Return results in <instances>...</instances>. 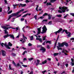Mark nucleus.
<instances>
[{
  "instance_id": "1",
  "label": "nucleus",
  "mask_w": 74,
  "mask_h": 74,
  "mask_svg": "<svg viewBox=\"0 0 74 74\" xmlns=\"http://www.w3.org/2000/svg\"><path fill=\"white\" fill-rule=\"evenodd\" d=\"M59 10H58V12H60V13H62V12H66V10L67 9V8L65 6H64L61 8L60 6L59 7Z\"/></svg>"
},
{
  "instance_id": "2",
  "label": "nucleus",
  "mask_w": 74,
  "mask_h": 74,
  "mask_svg": "<svg viewBox=\"0 0 74 74\" xmlns=\"http://www.w3.org/2000/svg\"><path fill=\"white\" fill-rule=\"evenodd\" d=\"M42 29L43 31L41 33L42 34H43V33H46V32H47V29L45 25H44V26L42 28Z\"/></svg>"
},
{
  "instance_id": "3",
  "label": "nucleus",
  "mask_w": 74,
  "mask_h": 74,
  "mask_svg": "<svg viewBox=\"0 0 74 74\" xmlns=\"http://www.w3.org/2000/svg\"><path fill=\"white\" fill-rule=\"evenodd\" d=\"M1 45L2 46V47H3L4 45L5 47L6 48H8V49H10V47H9L8 45H7L6 43H5L4 44V43H1Z\"/></svg>"
},
{
  "instance_id": "4",
  "label": "nucleus",
  "mask_w": 74,
  "mask_h": 74,
  "mask_svg": "<svg viewBox=\"0 0 74 74\" xmlns=\"http://www.w3.org/2000/svg\"><path fill=\"white\" fill-rule=\"evenodd\" d=\"M64 31H65L66 34H68V37H70V36L71 35V33H70V32H68L67 30H64L62 31V32H64Z\"/></svg>"
},
{
  "instance_id": "5",
  "label": "nucleus",
  "mask_w": 74,
  "mask_h": 74,
  "mask_svg": "<svg viewBox=\"0 0 74 74\" xmlns=\"http://www.w3.org/2000/svg\"><path fill=\"white\" fill-rule=\"evenodd\" d=\"M41 27H41L37 29L38 32H37L38 34H36V35H38L39 34L41 33Z\"/></svg>"
},
{
  "instance_id": "6",
  "label": "nucleus",
  "mask_w": 74,
  "mask_h": 74,
  "mask_svg": "<svg viewBox=\"0 0 74 74\" xmlns=\"http://www.w3.org/2000/svg\"><path fill=\"white\" fill-rule=\"evenodd\" d=\"M40 51H42V52H45V51H46V49H45V48L42 47L40 49Z\"/></svg>"
},
{
  "instance_id": "7",
  "label": "nucleus",
  "mask_w": 74,
  "mask_h": 74,
  "mask_svg": "<svg viewBox=\"0 0 74 74\" xmlns=\"http://www.w3.org/2000/svg\"><path fill=\"white\" fill-rule=\"evenodd\" d=\"M12 63L13 64H14V66H17V67H18L20 66V64H19V63H18L17 65L15 63L14 61H12Z\"/></svg>"
},
{
  "instance_id": "8",
  "label": "nucleus",
  "mask_w": 74,
  "mask_h": 74,
  "mask_svg": "<svg viewBox=\"0 0 74 74\" xmlns=\"http://www.w3.org/2000/svg\"><path fill=\"white\" fill-rule=\"evenodd\" d=\"M62 31V28H60L58 31H57L55 32V34H57V33H59L60 32H61Z\"/></svg>"
},
{
  "instance_id": "9",
  "label": "nucleus",
  "mask_w": 74,
  "mask_h": 74,
  "mask_svg": "<svg viewBox=\"0 0 74 74\" xmlns=\"http://www.w3.org/2000/svg\"><path fill=\"white\" fill-rule=\"evenodd\" d=\"M62 53H64L65 55H67V53H67V52H68V51H67L65 50V49H63V50L62 51Z\"/></svg>"
},
{
  "instance_id": "10",
  "label": "nucleus",
  "mask_w": 74,
  "mask_h": 74,
  "mask_svg": "<svg viewBox=\"0 0 74 74\" xmlns=\"http://www.w3.org/2000/svg\"><path fill=\"white\" fill-rule=\"evenodd\" d=\"M1 27L4 29H6V30H8V29H9V28H11V27H7L5 26H1Z\"/></svg>"
},
{
  "instance_id": "11",
  "label": "nucleus",
  "mask_w": 74,
  "mask_h": 74,
  "mask_svg": "<svg viewBox=\"0 0 74 74\" xmlns=\"http://www.w3.org/2000/svg\"><path fill=\"white\" fill-rule=\"evenodd\" d=\"M58 47H62L64 46V44L63 43V42L61 44L58 42Z\"/></svg>"
},
{
  "instance_id": "12",
  "label": "nucleus",
  "mask_w": 74,
  "mask_h": 74,
  "mask_svg": "<svg viewBox=\"0 0 74 74\" xmlns=\"http://www.w3.org/2000/svg\"><path fill=\"white\" fill-rule=\"evenodd\" d=\"M1 52L2 53V55L3 56H5V52L4 50H1Z\"/></svg>"
},
{
  "instance_id": "13",
  "label": "nucleus",
  "mask_w": 74,
  "mask_h": 74,
  "mask_svg": "<svg viewBox=\"0 0 74 74\" xmlns=\"http://www.w3.org/2000/svg\"><path fill=\"white\" fill-rule=\"evenodd\" d=\"M47 61L46 60H45L44 61L42 62V63H40V65H42V64H45V63H47Z\"/></svg>"
},
{
  "instance_id": "14",
  "label": "nucleus",
  "mask_w": 74,
  "mask_h": 74,
  "mask_svg": "<svg viewBox=\"0 0 74 74\" xmlns=\"http://www.w3.org/2000/svg\"><path fill=\"white\" fill-rule=\"evenodd\" d=\"M36 39L37 40H39V41L40 42H42V39L41 38H38V37L37 36V38Z\"/></svg>"
},
{
  "instance_id": "15",
  "label": "nucleus",
  "mask_w": 74,
  "mask_h": 74,
  "mask_svg": "<svg viewBox=\"0 0 74 74\" xmlns=\"http://www.w3.org/2000/svg\"><path fill=\"white\" fill-rule=\"evenodd\" d=\"M37 63H36V66H38V64H40V60H37Z\"/></svg>"
},
{
  "instance_id": "16",
  "label": "nucleus",
  "mask_w": 74,
  "mask_h": 74,
  "mask_svg": "<svg viewBox=\"0 0 74 74\" xmlns=\"http://www.w3.org/2000/svg\"><path fill=\"white\" fill-rule=\"evenodd\" d=\"M9 36H10V37H11V38H12L13 40L14 39V36L13 35L9 34Z\"/></svg>"
},
{
  "instance_id": "17",
  "label": "nucleus",
  "mask_w": 74,
  "mask_h": 74,
  "mask_svg": "<svg viewBox=\"0 0 74 74\" xmlns=\"http://www.w3.org/2000/svg\"><path fill=\"white\" fill-rule=\"evenodd\" d=\"M24 11V9H22L21 10H20L19 12H17V14H18L20 13L21 12H22V11Z\"/></svg>"
},
{
  "instance_id": "18",
  "label": "nucleus",
  "mask_w": 74,
  "mask_h": 74,
  "mask_svg": "<svg viewBox=\"0 0 74 74\" xmlns=\"http://www.w3.org/2000/svg\"><path fill=\"white\" fill-rule=\"evenodd\" d=\"M17 15H18V14H17V13H16V14L14 13L13 14H12L11 15L12 17H13V16H16Z\"/></svg>"
},
{
  "instance_id": "19",
  "label": "nucleus",
  "mask_w": 74,
  "mask_h": 74,
  "mask_svg": "<svg viewBox=\"0 0 74 74\" xmlns=\"http://www.w3.org/2000/svg\"><path fill=\"white\" fill-rule=\"evenodd\" d=\"M20 41L22 42V43H24L25 42V39H22V40H20Z\"/></svg>"
},
{
  "instance_id": "20",
  "label": "nucleus",
  "mask_w": 74,
  "mask_h": 74,
  "mask_svg": "<svg viewBox=\"0 0 74 74\" xmlns=\"http://www.w3.org/2000/svg\"><path fill=\"white\" fill-rule=\"evenodd\" d=\"M20 4L21 7H25L26 5V4H22L21 3H20Z\"/></svg>"
},
{
  "instance_id": "21",
  "label": "nucleus",
  "mask_w": 74,
  "mask_h": 74,
  "mask_svg": "<svg viewBox=\"0 0 74 74\" xmlns=\"http://www.w3.org/2000/svg\"><path fill=\"white\" fill-rule=\"evenodd\" d=\"M16 31H17V30H20V28H19V27L18 26L17 27H16Z\"/></svg>"
},
{
  "instance_id": "22",
  "label": "nucleus",
  "mask_w": 74,
  "mask_h": 74,
  "mask_svg": "<svg viewBox=\"0 0 74 74\" xmlns=\"http://www.w3.org/2000/svg\"><path fill=\"white\" fill-rule=\"evenodd\" d=\"M48 16H49V19H51V17H52V15H51L50 14H48Z\"/></svg>"
},
{
  "instance_id": "23",
  "label": "nucleus",
  "mask_w": 74,
  "mask_h": 74,
  "mask_svg": "<svg viewBox=\"0 0 74 74\" xmlns=\"http://www.w3.org/2000/svg\"><path fill=\"white\" fill-rule=\"evenodd\" d=\"M63 44H64V45H65L66 46V47H67V46H68V44L66 43L63 42Z\"/></svg>"
},
{
  "instance_id": "24",
  "label": "nucleus",
  "mask_w": 74,
  "mask_h": 74,
  "mask_svg": "<svg viewBox=\"0 0 74 74\" xmlns=\"http://www.w3.org/2000/svg\"><path fill=\"white\" fill-rule=\"evenodd\" d=\"M8 37H9V35H5L4 36V38H7Z\"/></svg>"
},
{
  "instance_id": "25",
  "label": "nucleus",
  "mask_w": 74,
  "mask_h": 74,
  "mask_svg": "<svg viewBox=\"0 0 74 74\" xmlns=\"http://www.w3.org/2000/svg\"><path fill=\"white\" fill-rule=\"evenodd\" d=\"M34 58H29L28 59V60H29V61H32V60H33L34 59Z\"/></svg>"
},
{
  "instance_id": "26",
  "label": "nucleus",
  "mask_w": 74,
  "mask_h": 74,
  "mask_svg": "<svg viewBox=\"0 0 74 74\" xmlns=\"http://www.w3.org/2000/svg\"><path fill=\"white\" fill-rule=\"evenodd\" d=\"M48 15V13H45L43 15V16L44 17L45 16H47V15Z\"/></svg>"
},
{
  "instance_id": "27",
  "label": "nucleus",
  "mask_w": 74,
  "mask_h": 74,
  "mask_svg": "<svg viewBox=\"0 0 74 74\" xmlns=\"http://www.w3.org/2000/svg\"><path fill=\"white\" fill-rule=\"evenodd\" d=\"M9 69L10 70H13V69H12L11 68V66L10 64L9 65Z\"/></svg>"
},
{
  "instance_id": "28",
  "label": "nucleus",
  "mask_w": 74,
  "mask_h": 74,
  "mask_svg": "<svg viewBox=\"0 0 74 74\" xmlns=\"http://www.w3.org/2000/svg\"><path fill=\"white\" fill-rule=\"evenodd\" d=\"M56 16L59 18H61L62 17V15L61 14L57 15Z\"/></svg>"
},
{
  "instance_id": "29",
  "label": "nucleus",
  "mask_w": 74,
  "mask_h": 74,
  "mask_svg": "<svg viewBox=\"0 0 74 74\" xmlns=\"http://www.w3.org/2000/svg\"><path fill=\"white\" fill-rule=\"evenodd\" d=\"M29 37H30V38H31L30 40H31V41L33 40V36H32Z\"/></svg>"
},
{
  "instance_id": "30",
  "label": "nucleus",
  "mask_w": 74,
  "mask_h": 74,
  "mask_svg": "<svg viewBox=\"0 0 74 74\" xmlns=\"http://www.w3.org/2000/svg\"><path fill=\"white\" fill-rule=\"evenodd\" d=\"M56 0H50V2L51 3H54L55 1H56Z\"/></svg>"
},
{
  "instance_id": "31",
  "label": "nucleus",
  "mask_w": 74,
  "mask_h": 74,
  "mask_svg": "<svg viewBox=\"0 0 74 74\" xmlns=\"http://www.w3.org/2000/svg\"><path fill=\"white\" fill-rule=\"evenodd\" d=\"M48 25H52V21H49V23H48Z\"/></svg>"
},
{
  "instance_id": "32",
  "label": "nucleus",
  "mask_w": 74,
  "mask_h": 74,
  "mask_svg": "<svg viewBox=\"0 0 74 74\" xmlns=\"http://www.w3.org/2000/svg\"><path fill=\"white\" fill-rule=\"evenodd\" d=\"M47 20L44 19L43 20V21H42V23H44V22H47Z\"/></svg>"
},
{
  "instance_id": "33",
  "label": "nucleus",
  "mask_w": 74,
  "mask_h": 74,
  "mask_svg": "<svg viewBox=\"0 0 74 74\" xmlns=\"http://www.w3.org/2000/svg\"><path fill=\"white\" fill-rule=\"evenodd\" d=\"M46 5H51V3L49 2V3H47Z\"/></svg>"
},
{
  "instance_id": "34",
  "label": "nucleus",
  "mask_w": 74,
  "mask_h": 74,
  "mask_svg": "<svg viewBox=\"0 0 74 74\" xmlns=\"http://www.w3.org/2000/svg\"><path fill=\"white\" fill-rule=\"evenodd\" d=\"M57 47L58 48V50H62V48L61 47H59L58 46H57Z\"/></svg>"
},
{
  "instance_id": "35",
  "label": "nucleus",
  "mask_w": 74,
  "mask_h": 74,
  "mask_svg": "<svg viewBox=\"0 0 74 74\" xmlns=\"http://www.w3.org/2000/svg\"><path fill=\"white\" fill-rule=\"evenodd\" d=\"M11 17H12V16H11V15H10V16H9V18L8 19V21H9V20H10V19H11Z\"/></svg>"
},
{
  "instance_id": "36",
  "label": "nucleus",
  "mask_w": 74,
  "mask_h": 74,
  "mask_svg": "<svg viewBox=\"0 0 74 74\" xmlns=\"http://www.w3.org/2000/svg\"><path fill=\"white\" fill-rule=\"evenodd\" d=\"M28 15V14H26L24 15V16H23L22 17V18H24V17H26V16Z\"/></svg>"
},
{
  "instance_id": "37",
  "label": "nucleus",
  "mask_w": 74,
  "mask_h": 74,
  "mask_svg": "<svg viewBox=\"0 0 74 74\" xmlns=\"http://www.w3.org/2000/svg\"><path fill=\"white\" fill-rule=\"evenodd\" d=\"M58 55H59V53H55L53 54V55H54V56H57Z\"/></svg>"
},
{
  "instance_id": "38",
  "label": "nucleus",
  "mask_w": 74,
  "mask_h": 74,
  "mask_svg": "<svg viewBox=\"0 0 74 74\" xmlns=\"http://www.w3.org/2000/svg\"><path fill=\"white\" fill-rule=\"evenodd\" d=\"M47 43H49V44H51V41H47L46 42V44H47Z\"/></svg>"
},
{
  "instance_id": "39",
  "label": "nucleus",
  "mask_w": 74,
  "mask_h": 74,
  "mask_svg": "<svg viewBox=\"0 0 74 74\" xmlns=\"http://www.w3.org/2000/svg\"><path fill=\"white\" fill-rule=\"evenodd\" d=\"M4 31H5V34H8V32L7 31V30H4Z\"/></svg>"
},
{
  "instance_id": "40",
  "label": "nucleus",
  "mask_w": 74,
  "mask_h": 74,
  "mask_svg": "<svg viewBox=\"0 0 74 74\" xmlns=\"http://www.w3.org/2000/svg\"><path fill=\"white\" fill-rule=\"evenodd\" d=\"M23 38H24V40H25V39H26V40H27V37H25V36H24V35H23Z\"/></svg>"
},
{
  "instance_id": "41",
  "label": "nucleus",
  "mask_w": 74,
  "mask_h": 74,
  "mask_svg": "<svg viewBox=\"0 0 74 74\" xmlns=\"http://www.w3.org/2000/svg\"><path fill=\"white\" fill-rule=\"evenodd\" d=\"M12 10H11L9 12H8V14H11V13H12Z\"/></svg>"
},
{
  "instance_id": "42",
  "label": "nucleus",
  "mask_w": 74,
  "mask_h": 74,
  "mask_svg": "<svg viewBox=\"0 0 74 74\" xmlns=\"http://www.w3.org/2000/svg\"><path fill=\"white\" fill-rule=\"evenodd\" d=\"M13 5V6H14V8H16V5Z\"/></svg>"
},
{
  "instance_id": "43",
  "label": "nucleus",
  "mask_w": 74,
  "mask_h": 74,
  "mask_svg": "<svg viewBox=\"0 0 74 74\" xmlns=\"http://www.w3.org/2000/svg\"><path fill=\"white\" fill-rule=\"evenodd\" d=\"M22 66H23L24 67H27V65H22Z\"/></svg>"
},
{
  "instance_id": "44",
  "label": "nucleus",
  "mask_w": 74,
  "mask_h": 74,
  "mask_svg": "<svg viewBox=\"0 0 74 74\" xmlns=\"http://www.w3.org/2000/svg\"><path fill=\"white\" fill-rule=\"evenodd\" d=\"M56 44H57V40H56V42H55L54 44V47L55 48L56 47Z\"/></svg>"
},
{
  "instance_id": "45",
  "label": "nucleus",
  "mask_w": 74,
  "mask_h": 74,
  "mask_svg": "<svg viewBox=\"0 0 74 74\" xmlns=\"http://www.w3.org/2000/svg\"><path fill=\"white\" fill-rule=\"evenodd\" d=\"M37 7L36 8V10L38 12V5L36 6Z\"/></svg>"
},
{
  "instance_id": "46",
  "label": "nucleus",
  "mask_w": 74,
  "mask_h": 74,
  "mask_svg": "<svg viewBox=\"0 0 74 74\" xmlns=\"http://www.w3.org/2000/svg\"><path fill=\"white\" fill-rule=\"evenodd\" d=\"M67 16H69V14H66V15L65 16H64V19H65V18H67Z\"/></svg>"
},
{
  "instance_id": "47",
  "label": "nucleus",
  "mask_w": 74,
  "mask_h": 74,
  "mask_svg": "<svg viewBox=\"0 0 74 74\" xmlns=\"http://www.w3.org/2000/svg\"><path fill=\"white\" fill-rule=\"evenodd\" d=\"M45 72H47V71L45 70L44 71H42V73L43 74H44Z\"/></svg>"
},
{
  "instance_id": "48",
  "label": "nucleus",
  "mask_w": 74,
  "mask_h": 74,
  "mask_svg": "<svg viewBox=\"0 0 74 74\" xmlns=\"http://www.w3.org/2000/svg\"><path fill=\"white\" fill-rule=\"evenodd\" d=\"M8 45H9V46H10L11 47H12V44H11V43H10V42H9Z\"/></svg>"
},
{
  "instance_id": "49",
  "label": "nucleus",
  "mask_w": 74,
  "mask_h": 74,
  "mask_svg": "<svg viewBox=\"0 0 74 74\" xmlns=\"http://www.w3.org/2000/svg\"><path fill=\"white\" fill-rule=\"evenodd\" d=\"M37 15L36 14L34 16V17L35 18V19L37 20Z\"/></svg>"
},
{
  "instance_id": "50",
  "label": "nucleus",
  "mask_w": 74,
  "mask_h": 74,
  "mask_svg": "<svg viewBox=\"0 0 74 74\" xmlns=\"http://www.w3.org/2000/svg\"><path fill=\"white\" fill-rule=\"evenodd\" d=\"M28 46L29 47L30 46H32V44L30 43H29V44H28Z\"/></svg>"
},
{
  "instance_id": "51",
  "label": "nucleus",
  "mask_w": 74,
  "mask_h": 74,
  "mask_svg": "<svg viewBox=\"0 0 74 74\" xmlns=\"http://www.w3.org/2000/svg\"><path fill=\"white\" fill-rule=\"evenodd\" d=\"M12 56H15L16 55V54H15V53H12Z\"/></svg>"
},
{
  "instance_id": "52",
  "label": "nucleus",
  "mask_w": 74,
  "mask_h": 74,
  "mask_svg": "<svg viewBox=\"0 0 74 74\" xmlns=\"http://www.w3.org/2000/svg\"><path fill=\"white\" fill-rule=\"evenodd\" d=\"M46 37L47 36H45V37H43V40H45V38H46Z\"/></svg>"
},
{
  "instance_id": "53",
  "label": "nucleus",
  "mask_w": 74,
  "mask_h": 74,
  "mask_svg": "<svg viewBox=\"0 0 74 74\" xmlns=\"http://www.w3.org/2000/svg\"><path fill=\"white\" fill-rule=\"evenodd\" d=\"M70 15H72V16H74V13H70Z\"/></svg>"
},
{
  "instance_id": "54",
  "label": "nucleus",
  "mask_w": 74,
  "mask_h": 74,
  "mask_svg": "<svg viewBox=\"0 0 74 74\" xmlns=\"http://www.w3.org/2000/svg\"><path fill=\"white\" fill-rule=\"evenodd\" d=\"M44 18V16H41L40 17V19H43Z\"/></svg>"
},
{
  "instance_id": "55",
  "label": "nucleus",
  "mask_w": 74,
  "mask_h": 74,
  "mask_svg": "<svg viewBox=\"0 0 74 74\" xmlns=\"http://www.w3.org/2000/svg\"><path fill=\"white\" fill-rule=\"evenodd\" d=\"M71 0H66V1L67 3H68V2H69V1H70Z\"/></svg>"
},
{
  "instance_id": "56",
  "label": "nucleus",
  "mask_w": 74,
  "mask_h": 74,
  "mask_svg": "<svg viewBox=\"0 0 74 74\" xmlns=\"http://www.w3.org/2000/svg\"><path fill=\"white\" fill-rule=\"evenodd\" d=\"M71 65L72 66H74V62H71Z\"/></svg>"
},
{
  "instance_id": "57",
  "label": "nucleus",
  "mask_w": 74,
  "mask_h": 74,
  "mask_svg": "<svg viewBox=\"0 0 74 74\" xmlns=\"http://www.w3.org/2000/svg\"><path fill=\"white\" fill-rule=\"evenodd\" d=\"M42 47V46L41 45H37V48H38V47Z\"/></svg>"
},
{
  "instance_id": "58",
  "label": "nucleus",
  "mask_w": 74,
  "mask_h": 74,
  "mask_svg": "<svg viewBox=\"0 0 74 74\" xmlns=\"http://www.w3.org/2000/svg\"><path fill=\"white\" fill-rule=\"evenodd\" d=\"M47 60H49V61H51V59L50 58H48Z\"/></svg>"
},
{
  "instance_id": "59",
  "label": "nucleus",
  "mask_w": 74,
  "mask_h": 74,
  "mask_svg": "<svg viewBox=\"0 0 74 74\" xmlns=\"http://www.w3.org/2000/svg\"><path fill=\"white\" fill-rule=\"evenodd\" d=\"M24 18H21V21H24Z\"/></svg>"
},
{
  "instance_id": "60",
  "label": "nucleus",
  "mask_w": 74,
  "mask_h": 74,
  "mask_svg": "<svg viewBox=\"0 0 74 74\" xmlns=\"http://www.w3.org/2000/svg\"><path fill=\"white\" fill-rule=\"evenodd\" d=\"M0 12H2V8H0Z\"/></svg>"
},
{
  "instance_id": "61",
  "label": "nucleus",
  "mask_w": 74,
  "mask_h": 74,
  "mask_svg": "<svg viewBox=\"0 0 74 74\" xmlns=\"http://www.w3.org/2000/svg\"><path fill=\"white\" fill-rule=\"evenodd\" d=\"M65 66L66 67H68V66H69V64H65Z\"/></svg>"
},
{
  "instance_id": "62",
  "label": "nucleus",
  "mask_w": 74,
  "mask_h": 74,
  "mask_svg": "<svg viewBox=\"0 0 74 74\" xmlns=\"http://www.w3.org/2000/svg\"><path fill=\"white\" fill-rule=\"evenodd\" d=\"M4 0L5 3H6V4H7V0Z\"/></svg>"
},
{
  "instance_id": "63",
  "label": "nucleus",
  "mask_w": 74,
  "mask_h": 74,
  "mask_svg": "<svg viewBox=\"0 0 74 74\" xmlns=\"http://www.w3.org/2000/svg\"><path fill=\"white\" fill-rule=\"evenodd\" d=\"M71 40H74V38H71Z\"/></svg>"
},
{
  "instance_id": "64",
  "label": "nucleus",
  "mask_w": 74,
  "mask_h": 74,
  "mask_svg": "<svg viewBox=\"0 0 74 74\" xmlns=\"http://www.w3.org/2000/svg\"><path fill=\"white\" fill-rule=\"evenodd\" d=\"M33 72H31L30 73H29L28 74H33Z\"/></svg>"
}]
</instances>
